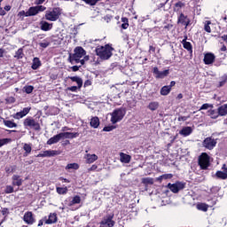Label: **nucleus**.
I'll list each match as a JSON object with an SVG mask.
<instances>
[{
  "instance_id": "obj_8",
  "label": "nucleus",
  "mask_w": 227,
  "mask_h": 227,
  "mask_svg": "<svg viewBox=\"0 0 227 227\" xmlns=\"http://www.w3.org/2000/svg\"><path fill=\"white\" fill-rule=\"evenodd\" d=\"M153 74L155 79H164V77H168L169 75V69L160 71L159 67H155L153 68Z\"/></svg>"
},
{
  "instance_id": "obj_17",
  "label": "nucleus",
  "mask_w": 227,
  "mask_h": 227,
  "mask_svg": "<svg viewBox=\"0 0 227 227\" xmlns=\"http://www.w3.org/2000/svg\"><path fill=\"white\" fill-rule=\"evenodd\" d=\"M215 61V55L214 53H207L204 56V63L205 65H212Z\"/></svg>"
},
{
  "instance_id": "obj_3",
  "label": "nucleus",
  "mask_w": 227,
  "mask_h": 227,
  "mask_svg": "<svg viewBox=\"0 0 227 227\" xmlns=\"http://www.w3.org/2000/svg\"><path fill=\"white\" fill-rule=\"evenodd\" d=\"M126 111L123 108L115 109L111 114V122L114 125V123H118V121H121L123 120V117L126 114Z\"/></svg>"
},
{
  "instance_id": "obj_44",
  "label": "nucleus",
  "mask_w": 227,
  "mask_h": 227,
  "mask_svg": "<svg viewBox=\"0 0 227 227\" xmlns=\"http://www.w3.org/2000/svg\"><path fill=\"white\" fill-rule=\"evenodd\" d=\"M2 215H4V218L6 219L8 217V215L10 214V210L6 207H4L1 211Z\"/></svg>"
},
{
  "instance_id": "obj_46",
  "label": "nucleus",
  "mask_w": 227,
  "mask_h": 227,
  "mask_svg": "<svg viewBox=\"0 0 227 227\" xmlns=\"http://www.w3.org/2000/svg\"><path fill=\"white\" fill-rule=\"evenodd\" d=\"M13 192V186L12 185H7L5 188V193L6 194H12Z\"/></svg>"
},
{
  "instance_id": "obj_53",
  "label": "nucleus",
  "mask_w": 227,
  "mask_h": 227,
  "mask_svg": "<svg viewBox=\"0 0 227 227\" xmlns=\"http://www.w3.org/2000/svg\"><path fill=\"white\" fill-rule=\"evenodd\" d=\"M172 176H173V174H164L162 175L161 178H163V180H169L171 179Z\"/></svg>"
},
{
  "instance_id": "obj_22",
  "label": "nucleus",
  "mask_w": 227,
  "mask_h": 227,
  "mask_svg": "<svg viewBox=\"0 0 227 227\" xmlns=\"http://www.w3.org/2000/svg\"><path fill=\"white\" fill-rule=\"evenodd\" d=\"M59 141H61V135L60 133H59L58 135H55L54 137H51L48 141H47V145H56V143H59Z\"/></svg>"
},
{
  "instance_id": "obj_20",
  "label": "nucleus",
  "mask_w": 227,
  "mask_h": 227,
  "mask_svg": "<svg viewBox=\"0 0 227 227\" xmlns=\"http://www.w3.org/2000/svg\"><path fill=\"white\" fill-rule=\"evenodd\" d=\"M40 27L42 31H51L52 29V23H49L45 20L40 22Z\"/></svg>"
},
{
  "instance_id": "obj_4",
  "label": "nucleus",
  "mask_w": 227,
  "mask_h": 227,
  "mask_svg": "<svg viewBox=\"0 0 227 227\" xmlns=\"http://www.w3.org/2000/svg\"><path fill=\"white\" fill-rule=\"evenodd\" d=\"M59 15H61V11L59 8H54L51 11H47L45 13L46 20H50L51 22H56L58 19H59Z\"/></svg>"
},
{
  "instance_id": "obj_52",
  "label": "nucleus",
  "mask_w": 227,
  "mask_h": 227,
  "mask_svg": "<svg viewBox=\"0 0 227 227\" xmlns=\"http://www.w3.org/2000/svg\"><path fill=\"white\" fill-rule=\"evenodd\" d=\"M105 132H111V130H114V126H106L103 129Z\"/></svg>"
},
{
  "instance_id": "obj_28",
  "label": "nucleus",
  "mask_w": 227,
  "mask_h": 227,
  "mask_svg": "<svg viewBox=\"0 0 227 227\" xmlns=\"http://www.w3.org/2000/svg\"><path fill=\"white\" fill-rule=\"evenodd\" d=\"M100 125V120L98 117H92L90 120V126L93 127V129H98V126Z\"/></svg>"
},
{
  "instance_id": "obj_63",
  "label": "nucleus",
  "mask_w": 227,
  "mask_h": 227,
  "mask_svg": "<svg viewBox=\"0 0 227 227\" xmlns=\"http://www.w3.org/2000/svg\"><path fill=\"white\" fill-rule=\"evenodd\" d=\"M72 70H73V72H77V71L79 70V67L74 66V67H72Z\"/></svg>"
},
{
  "instance_id": "obj_15",
  "label": "nucleus",
  "mask_w": 227,
  "mask_h": 227,
  "mask_svg": "<svg viewBox=\"0 0 227 227\" xmlns=\"http://www.w3.org/2000/svg\"><path fill=\"white\" fill-rule=\"evenodd\" d=\"M84 160L86 164H93V162L98 160V156L97 154L86 153Z\"/></svg>"
},
{
  "instance_id": "obj_16",
  "label": "nucleus",
  "mask_w": 227,
  "mask_h": 227,
  "mask_svg": "<svg viewBox=\"0 0 227 227\" xmlns=\"http://www.w3.org/2000/svg\"><path fill=\"white\" fill-rule=\"evenodd\" d=\"M23 220L27 224H33L35 223V216L33 215V212L28 211L25 213Z\"/></svg>"
},
{
  "instance_id": "obj_31",
  "label": "nucleus",
  "mask_w": 227,
  "mask_h": 227,
  "mask_svg": "<svg viewBox=\"0 0 227 227\" xmlns=\"http://www.w3.org/2000/svg\"><path fill=\"white\" fill-rule=\"evenodd\" d=\"M169 93H171V87L167 86H163L160 89V95H162L163 97H166L167 95H169Z\"/></svg>"
},
{
  "instance_id": "obj_39",
  "label": "nucleus",
  "mask_w": 227,
  "mask_h": 227,
  "mask_svg": "<svg viewBox=\"0 0 227 227\" xmlns=\"http://www.w3.org/2000/svg\"><path fill=\"white\" fill-rule=\"evenodd\" d=\"M56 191L58 194H67L68 192V188L67 187H57Z\"/></svg>"
},
{
  "instance_id": "obj_55",
  "label": "nucleus",
  "mask_w": 227,
  "mask_h": 227,
  "mask_svg": "<svg viewBox=\"0 0 227 227\" xmlns=\"http://www.w3.org/2000/svg\"><path fill=\"white\" fill-rule=\"evenodd\" d=\"M208 107H212V105L206 103L201 106L200 110H207V109H208Z\"/></svg>"
},
{
  "instance_id": "obj_6",
  "label": "nucleus",
  "mask_w": 227,
  "mask_h": 227,
  "mask_svg": "<svg viewBox=\"0 0 227 227\" xmlns=\"http://www.w3.org/2000/svg\"><path fill=\"white\" fill-rule=\"evenodd\" d=\"M45 10L46 8L43 5L30 7L28 11L25 12V17H33L35 15H38L40 12H45Z\"/></svg>"
},
{
  "instance_id": "obj_19",
  "label": "nucleus",
  "mask_w": 227,
  "mask_h": 227,
  "mask_svg": "<svg viewBox=\"0 0 227 227\" xmlns=\"http://www.w3.org/2000/svg\"><path fill=\"white\" fill-rule=\"evenodd\" d=\"M180 136H183L184 137H187V136H191L192 134V128L186 126L184 127L180 131H179Z\"/></svg>"
},
{
  "instance_id": "obj_60",
  "label": "nucleus",
  "mask_w": 227,
  "mask_h": 227,
  "mask_svg": "<svg viewBox=\"0 0 227 227\" xmlns=\"http://www.w3.org/2000/svg\"><path fill=\"white\" fill-rule=\"evenodd\" d=\"M84 86H91V81L90 80H87L85 82H84Z\"/></svg>"
},
{
  "instance_id": "obj_32",
  "label": "nucleus",
  "mask_w": 227,
  "mask_h": 227,
  "mask_svg": "<svg viewBox=\"0 0 227 227\" xmlns=\"http://www.w3.org/2000/svg\"><path fill=\"white\" fill-rule=\"evenodd\" d=\"M3 120H4V124L5 125V127H8V129L17 128V123H15L13 121H6L4 119Z\"/></svg>"
},
{
  "instance_id": "obj_25",
  "label": "nucleus",
  "mask_w": 227,
  "mask_h": 227,
  "mask_svg": "<svg viewBox=\"0 0 227 227\" xmlns=\"http://www.w3.org/2000/svg\"><path fill=\"white\" fill-rule=\"evenodd\" d=\"M182 44L184 49H186V51H188V52H190V54H192V44H191V43L187 42L186 39H184L182 41Z\"/></svg>"
},
{
  "instance_id": "obj_1",
  "label": "nucleus",
  "mask_w": 227,
  "mask_h": 227,
  "mask_svg": "<svg viewBox=\"0 0 227 227\" xmlns=\"http://www.w3.org/2000/svg\"><path fill=\"white\" fill-rule=\"evenodd\" d=\"M113 51H114V49L111 45L106 44L105 46H98L96 48V54L101 59H109V58L113 56Z\"/></svg>"
},
{
  "instance_id": "obj_18",
  "label": "nucleus",
  "mask_w": 227,
  "mask_h": 227,
  "mask_svg": "<svg viewBox=\"0 0 227 227\" xmlns=\"http://www.w3.org/2000/svg\"><path fill=\"white\" fill-rule=\"evenodd\" d=\"M60 134L61 139H74L79 136V133H72V132H62Z\"/></svg>"
},
{
  "instance_id": "obj_24",
  "label": "nucleus",
  "mask_w": 227,
  "mask_h": 227,
  "mask_svg": "<svg viewBox=\"0 0 227 227\" xmlns=\"http://www.w3.org/2000/svg\"><path fill=\"white\" fill-rule=\"evenodd\" d=\"M12 185H16L17 187H20V185H22V179L20 176L14 175L12 176Z\"/></svg>"
},
{
  "instance_id": "obj_29",
  "label": "nucleus",
  "mask_w": 227,
  "mask_h": 227,
  "mask_svg": "<svg viewBox=\"0 0 227 227\" xmlns=\"http://www.w3.org/2000/svg\"><path fill=\"white\" fill-rule=\"evenodd\" d=\"M147 108H149L150 111H157L159 109V102L157 101H152L147 106Z\"/></svg>"
},
{
  "instance_id": "obj_13",
  "label": "nucleus",
  "mask_w": 227,
  "mask_h": 227,
  "mask_svg": "<svg viewBox=\"0 0 227 227\" xmlns=\"http://www.w3.org/2000/svg\"><path fill=\"white\" fill-rule=\"evenodd\" d=\"M61 152L56 150H47L37 154V157H56V155H60Z\"/></svg>"
},
{
  "instance_id": "obj_36",
  "label": "nucleus",
  "mask_w": 227,
  "mask_h": 227,
  "mask_svg": "<svg viewBox=\"0 0 227 227\" xmlns=\"http://www.w3.org/2000/svg\"><path fill=\"white\" fill-rule=\"evenodd\" d=\"M71 169H74V170L79 169V164H77V163H69V164H67V167H66V170L67 171H71Z\"/></svg>"
},
{
  "instance_id": "obj_5",
  "label": "nucleus",
  "mask_w": 227,
  "mask_h": 227,
  "mask_svg": "<svg viewBox=\"0 0 227 227\" xmlns=\"http://www.w3.org/2000/svg\"><path fill=\"white\" fill-rule=\"evenodd\" d=\"M199 166L200 169H208L210 166V156L207 153H202L199 156Z\"/></svg>"
},
{
  "instance_id": "obj_23",
  "label": "nucleus",
  "mask_w": 227,
  "mask_h": 227,
  "mask_svg": "<svg viewBox=\"0 0 227 227\" xmlns=\"http://www.w3.org/2000/svg\"><path fill=\"white\" fill-rule=\"evenodd\" d=\"M130 159H132L130 155L125 154L124 153H120L121 162H123L124 164H129V162H130Z\"/></svg>"
},
{
  "instance_id": "obj_45",
  "label": "nucleus",
  "mask_w": 227,
  "mask_h": 227,
  "mask_svg": "<svg viewBox=\"0 0 227 227\" xmlns=\"http://www.w3.org/2000/svg\"><path fill=\"white\" fill-rule=\"evenodd\" d=\"M129 21V20H127V18H122V22H124L121 25L122 29H127L129 27V23H127Z\"/></svg>"
},
{
  "instance_id": "obj_54",
  "label": "nucleus",
  "mask_w": 227,
  "mask_h": 227,
  "mask_svg": "<svg viewBox=\"0 0 227 227\" xmlns=\"http://www.w3.org/2000/svg\"><path fill=\"white\" fill-rule=\"evenodd\" d=\"M86 61H90V56H85L82 59H80L79 63H81V65H84Z\"/></svg>"
},
{
  "instance_id": "obj_59",
  "label": "nucleus",
  "mask_w": 227,
  "mask_h": 227,
  "mask_svg": "<svg viewBox=\"0 0 227 227\" xmlns=\"http://www.w3.org/2000/svg\"><path fill=\"white\" fill-rule=\"evenodd\" d=\"M45 3V0H35V4H43Z\"/></svg>"
},
{
  "instance_id": "obj_2",
  "label": "nucleus",
  "mask_w": 227,
  "mask_h": 227,
  "mask_svg": "<svg viewBox=\"0 0 227 227\" xmlns=\"http://www.w3.org/2000/svg\"><path fill=\"white\" fill-rule=\"evenodd\" d=\"M86 56V51L84 48L78 46L74 49V53L70 56L71 63H79L81 61V58Z\"/></svg>"
},
{
  "instance_id": "obj_41",
  "label": "nucleus",
  "mask_w": 227,
  "mask_h": 227,
  "mask_svg": "<svg viewBox=\"0 0 227 227\" xmlns=\"http://www.w3.org/2000/svg\"><path fill=\"white\" fill-rule=\"evenodd\" d=\"M210 24H212L210 20L205 21L204 29L207 33H212V29L210 28Z\"/></svg>"
},
{
  "instance_id": "obj_51",
  "label": "nucleus",
  "mask_w": 227,
  "mask_h": 227,
  "mask_svg": "<svg viewBox=\"0 0 227 227\" xmlns=\"http://www.w3.org/2000/svg\"><path fill=\"white\" fill-rule=\"evenodd\" d=\"M98 168V166L94 164L90 168H88V173H91V171H97Z\"/></svg>"
},
{
  "instance_id": "obj_48",
  "label": "nucleus",
  "mask_w": 227,
  "mask_h": 227,
  "mask_svg": "<svg viewBox=\"0 0 227 227\" xmlns=\"http://www.w3.org/2000/svg\"><path fill=\"white\" fill-rule=\"evenodd\" d=\"M39 45L43 49H47V46L50 45V43L48 41H43V43H40Z\"/></svg>"
},
{
  "instance_id": "obj_40",
  "label": "nucleus",
  "mask_w": 227,
  "mask_h": 227,
  "mask_svg": "<svg viewBox=\"0 0 227 227\" xmlns=\"http://www.w3.org/2000/svg\"><path fill=\"white\" fill-rule=\"evenodd\" d=\"M25 93H27V95H29L30 93H33V90H35V87H33L32 85H26L23 88Z\"/></svg>"
},
{
  "instance_id": "obj_42",
  "label": "nucleus",
  "mask_w": 227,
  "mask_h": 227,
  "mask_svg": "<svg viewBox=\"0 0 227 227\" xmlns=\"http://www.w3.org/2000/svg\"><path fill=\"white\" fill-rule=\"evenodd\" d=\"M8 143H12V139H10V138L0 139V148H1V146H4V145H8Z\"/></svg>"
},
{
  "instance_id": "obj_12",
  "label": "nucleus",
  "mask_w": 227,
  "mask_h": 227,
  "mask_svg": "<svg viewBox=\"0 0 227 227\" xmlns=\"http://www.w3.org/2000/svg\"><path fill=\"white\" fill-rule=\"evenodd\" d=\"M79 203H81V197L79 195L68 197L65 200V204L67 205V207H74V205H79Z\"/></svg>"
},
{
  "instance_id": "obj_7",
  "label": "nucleus",
  "mask_w": 227,
  "mask_h": 227,
  "mask_svg": "<svg viewBox=\"0 0 227 227\" xmlns=\"http://www.w3.org/2000/svg\"><path fill=\"white\" fill-rule=\"evenodd\" d=\"M23 125L24 127H29V129H34V130H40V123H38V121L31 117L25 119Z\"/></svg>"
},
{
  "instance_id": "obj_14",
  "label": "nucleus",
  "mask_w": 227,
  "mask_h": 227,
  "mask_svg": "<svg viewBox=\"0 0 227 227\" xmlns=\"http://www.w3.org/2000/svg\"><path fill=\"white\" fill-rule=\"evenodd\" d=\"M31 111V107H25L22 111L16 113L12 115V118L14 120H20V118H24V116H27V114H29V112Z\"/></svg>"
},
{
  "instance_id": "obj_21",
  "label": "nucleus",
  "mask_w": 227,
  "mask_h": 227,
  "mask_svg": "<svg viewBox=\"0 0 227 227\" xmlns=\"http://www.w3.org/2000/svg\"><path fill=\"white\" fill-rule=\"evenodd\" d=\"M58 222V216L56 213H51L48 219L45 220V224H54Z\"/></svg>"
},
{
  "instance_id": "obj_47",
  "label": "nucleus",
  "mask_w": 227,
  "mask_h": 227,
  "mask_svg": "<svg viewBox=\"0 0 227 227\" xmlns=\"http://www.w3.org/2000/svg\"><path fill=\"white\" fill-rule=\"evenodd\" d=\"M226 81H227V75H223L221 78V81L219 82V86L222 87L223 84H226Z\"/></svg>"
},
{
  "instance_id": "obj_10",
  "label": "nucleus",
  "mask_w": 227,
  "mask_h": 227,
  "mask_svg": "<svg viewBox=\"0 0 227 227\" xmlns=\"http://www.w3.org/2000/svg\"><path fill=\"white\" fill-rule=\"evenodd\" d=\"M168 189L174 192L175 194H176V192L182 191V189H184L185 187V184H184L183 183L181 182H177V183H175V184H171L169 183L168 184Z\"/></svg>"
},
{
  "instance_id": "obj_62",
  "label": "nucleus",
  "mask_w": 227,
  "mask_h": 227,
  "mask_svg": "<svg viewBox=\"0 0 227 227\" xmlns=\"http://www.w3.org/2000/svg\"><path fill=\"white\" fill-rule=\"evenodd\" d=\"M4 10H5V12H10V10H12V6H10V5H5V6H4Z\"/></svg>"
},
{
  "instance_id": "obj_57",
  "label": "nucleus",
  "mask_w": 227,
  "mask_h": 227,
  "mask_svg": "<svg viewBox=\"0 0 227 227\" xmlns=\"http://www.w3.org/2000/svg\"><path fill=\"white\" fill-rule=\"evenodd\" d=\"M77 88H79V87H77V86H72V87L67 88V90H68L69 91H77Z\"/></svg>"
},
{
  "instance_id": "obj_11",
  "label": "nucleus",
  "mask_w": 227,
  "mask_h": 227,
  "mask_svg": "<svg viewBox=\"0 0 227 227\" xmlns=\"http://www.w3.org/2000/svg\"><path fill=\"white\" fill-rule=\"evenodd\" d=\"M113 215H109L104 217L100 223V227H113L114 226V221H113Z\"/></svg>"
},
{
  "instance_id": "obj_33",
  "label": "nucleus",
  "mask_w": 227,
  "mask_h": 227,
  "mask_svg": "<svg viewBox=\"0 0 227 227\" xmlns=\"http://www.w3.org/2000/svg\"><path fill=\"white\" fill-rule=\"evenodd\" d=\"M218 113H219L220 116H226V114H227V104L221 106L218 108Z\"/></svg>"
},
{
  "instance_id": "obj_64",
  "label": "nucleus",
  "mask_w": 227,
  "mask_h": 227,
  "mask_svg": "<svg viewBox=\"0 0 227 227\" xmlns=\"http://www.w3.org/2000/svg\"><path fill=\"white\" fill-rule=\"evenodd\" d=\"M149 51H150V52H155V47L150 46Z\"/></svg>"
},
{
  "instance_id": "obj_9",
  "label": "nucleus",
  "mask_w": 227,
  "mask_h": 227,
  "mask_svg": "<svg viewBox=\"0 0 227 227\" xmlns=\"http://www.w3.org/2000/svg\"><path fill=\"white\" fill-rule=\"evenodd\" d=\"M215 145H217V141L212 138V137L205 138L202 142V145L207 150H214V148H215Z\"/></svg>"
},
{
  "instance_id": "obj_26",
  "label": "nucleus",
  "mask_w": 227,
  "mask_h": 227,
  "mask_svg": "<svg viewBox=\"0 0 227 227\" xmlns=\"http://www.w3.org/2000/svg\"><path fill=\"white\" fill-rule=\"evenodd\" d=\"M73 82H76L79 89L82 88V79L79 76H71L69 77Z\"/></svg>"
},
{
  "instance_id": "obj_61",
  "label": "nucleus",
  "mask_w": 227,
  "mask_h": 227,
  "mask_svg": "<svg viewBox=\"0 0 227 227\" xmlns=\"http://www.w3.org/2000/svg\"><path fill=\"white\" fill-rule=\"evenodd\" d=\"M175 84H176V82L175 81H172V82H170V84L168 85V87L170 88V90H171V88H173V86H175Z\"/></svg>"
},
{
  "instance_id": "obj_30",
  "label": "nucleus",
  "mask_w": 227,
  "mask_h": 227,
  "mask_svg": "<svg viewBox=\"0 0 227 227\" xmlns=\"http://www.w3.org/2000/svg\"><path fill=\"white\" fill-rule=\"evenodd\" d=\"M207 115L210 116L213 120H215L219 117V110H209L207 111Z\"/></svg>"
},
{
  "instance_id": "obj_37",
  "label": "nucleus",
  "mask_w": 227,
  "mask_h": 227,
  "mask_svg": "<svg viewBox=\"0 0 227 227\" xmlns=\"http://www.w3.org/2000/svg\"><path fill=\"white\" fill-rule=\"evenodd\" d=\"M14 58H15L16 59H22L24 58V51L22 50V48H20V49L16 51V53H15V55H14Z\"/></svg>"
},
{
  "instance_id": "obj_38",
  "label": "nucleus",
  "mask_w": 227,
  "mask_h": 227,
  "mask_svg": "<svg viewBox=\"0 0 227 227\" xmlns=\"http://www.w3.org/2000/svg\"><path fill=\"white\" fill-rule=\"evenodd\" d=\"M215 176H216V178H219V179H221V180H226V178H227V174L224 173V172H223V171H217V172L215 173Z\"/></svg>"
},
{
  "instance_id": "obj_50",
  "label": "nucleus",
  "mask_w": 227,
  "mask_h": 227,
  "mask_svg": "<svg viewBox=\"0 0 227 227\" xmlns=\"http://www.w3.org/2000/svg\"><path fill=\"white\" fill-rule=\"evenodd\" d=\"M185 15H184V13H181L179 18H178V21L181 22V24H184V22H185Z\"/></svg>"
},
{
  "instance_id": "obj_56",
  "label": "nucleus",
  "mask_w": 227,
  "mask_h": 227,
  "mask_svg": "<svg viewBox=\"0 0 227 227\" xmlns=\"http://www.w3.org/2000/svg\"><path fill=\"white\" fill-rule=\"evenodd\" d=\"M189 117L187 116H181V117H178V121H186V120H188Z\"/></svg>"
},
{
  "instance_id": "obj_34",
  "label": "nucleus",
  "mask_w": 227,
  "mask_h": 227,
  "mask_svg": "<svg viewBox=\"0 0 227 227\" xmlns=\"http://www.w3.org/2000/svg\"><path fill=\"white\" fill-rule=\"evenodd\" d=\"M23 150L25 151L24 157H27V155L31 153V150H33V148L31 147V145L24 144Z\"/></svg>"
},
{
  "instance_id": "obj_49",
  "label": "nucleus",
  "mask_w": 227,
  "mask_h": 227,
  "mask_svg": "<svg viewBox=\"0 0 227 227\" xmlns=\"http://www.w3.org/2000/svg\"><path fill=\"white\" fill-rule=\"evenodd\" d=\"M184 6V3L182 2H177L176 4H175V10H180V8H183Z\"/></svg>"
},
{
  "instance_id": "obj_27",
  "label": "nucleus",
  "mask_w": 227,
  "mask_h": 227,
  "mask_svg": "<svg viewBox=\"0 0 227 227\" xmlns=\"http://www.w3.org/2000/svg\"><path fill=\"white\" fill-rule=\"evenodd\" d=\"M41 66H42V62L40 61V59L34 58L33 63H32V69L38 70V68H40Z\"/></svg>"
},
{
  "instance_id": "obj_58",
  "label": "nucleus",
  "mask_w": 227,
  "mask_h": 227,
  "mask_svg": "<svg viewBox=\"0 0 227 227\" xmlns=\"http://www.w3.org/2000/svg\"><path fill=\"white\" fill-rule=\"evenodd\" d=\"M111 19H113V16H111V15H106V16H105V20H106V22H111Z\"/></svg>"
},
{
  "instance_id": "obj_43",
  "label": "nucleus",
  "mask_w": 227,
  "mask_h": 227,
  "mask_svg": "<svg viewBox=\"0 0 227 227\" xmlns=\"http://www.w3.org/2000/svg\"><path fill=\"white\" fill-rule=\"evenodd\" d=\"M143 184H153V178L152 177H145L142 179Z\"/></svg>"
},
{
  "instance_id": "obj_35",
  "label": "nucleus",
  "mask_w": 227,
  "mask_h": 227,
  "mask_svg": "<svg viewBox=\"0 0 227 227\" xmlns=\"http://www.w3.org/2000/svg\"><path fill=\"white\" fill-rule=\"evenodd\" d=\"M197 209L201 210V212H207L208 210V205L205 203H198Z\"/></svg>"
}]
</instances>
